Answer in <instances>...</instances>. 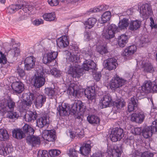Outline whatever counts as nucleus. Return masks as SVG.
I'll list each match as a JSON object with an SVG mask.
<instances>
[{
	"instance_id": "22",
	"label": "nucleus",
	"mask_w": 157,
	"mask_h": 157,
	"mask_svg": "<svg viewBox=\"0 0 157 157\" xmlns=\"http://www.w3.org/2000/svg\"><path fill=\"white\" fill-rule=\"evenodd\" d=\"M56 42L57 46L60 48L66 47L69 44L67 38L65 36L59 38L57 40Z\"/></svg>"
},
{
	"instance_id": "11",
	"label": "nucleus",
	"mask_w": 157,
	"mask_h": 157,
	"mask_svg": "<svg viewBox=\"0 0 157 157\" xmlns=\"http://www.w3.org/2000/svg\"><path fill=\"white\" fill-rule=\"evenodd\" d=\"M15 103L11 99H9L6 104L5 103L3 105L0 103V112L4 114L9 111V109H13Z\"/></svg>"
},
{
	"instance_id": "13",
	"label": "nucleus",
	"mask_w": 157,
	"mask_h": 157,
	"mask_svg": "<svg viewBox=\"0 0 157 157\" xmlns=\"http://www.w3.org/2000/svg\"><path fill=\"white\" fill-rule=\"evenodd\" d=\"M57 52H51L44 55L43 58V61L45 64L49 63L53 61L57 57Z\"/></svg>"
},
{
	"instance_id": "41",
	"label": "nucleus",
	"mask_w": 157,
	"mask_h": 157,
	"mask_svg": "<svg viewBox=\"0 0 157 157\" xmlns=\"http://www.w3.org/2000/svg\"><path fill=\"white\" fill-rule=\"evenodd\" d=\"M152 84L151 82L147 81L145 82L144 84L142 86V90L145 93H148L152 90Z\"/></svg>"
},
{
	"instance_id": "28",
	"label": "nucleus",
	"mask_w": 157,
	"mask_h": 157,
	"mask_svg": "<svg viewBox=\"0 0 157 157\" xmlns=\"http://www.w3.org/2000/svg\"><path fill=\"white\" fill-rule=\"evenodd\" d=\"M23 131L25 134L31 136L33 135L34 130L31 125L25 124L22 128Z\"/></svg>"
},
{
	"instance_id": "16",
	"label": "nucleus",
	"mask_w": 157,
	"mask_h": 157,
	"mask_svg": "<svg viewBox=\"0 0 157 157\" xmlns=\"http://www.w3.org/2000/svg\"><path fill=\"white\" fill-rule=\"evenodd\" d=\"M116 59L113 58H109L105 61V66L109 70H111L116 68L117 64Z\"/></svg>"
},
{
	"instance_id": "43",
	"label": "nucleus",
	"mask_w": 157,
	"mask_h": 157,
	"mask_svg": "<svg viewBox=\"0 0 157 157\" xmlns=\"http://www.w3.org/2000/svg\"><path fill=\"white\" fill-rule=\"evenodd\" d=\"M75 86L76 85L74 83H71L67 88V92H69L70 95H72L74 96L75 95L76 96L78 97L77 94H76V90H75Z\"/></svg>"
},
{
	"instance_id": "53",
	"label": "nucleus",
	"mask_w": 157,
	"mask_h": 157,
	"mask_svg": "<svg viewBox=\"0 0 157 157\" xmlns=\"http://www.w3.org/2000/svg\"><path fill=\"white\" fill-rule=\"evenodd\" d=\"M15 72L21 78L23 77L25 75L24 70L19 67H17Z\"/></svg>"
},
{
	"instance_id": "51",
	"label": "nucleus",
	"mask_w": 157,
	"mask_h": 157,
	"mask_svg": "<svg viewBox=\"0 0 157 157\" xmlns=\"http://www.w3.org/2000/svg\"><path fill=\"white\" fill-rule=\"evenodd\" d=\"M7 117L11 119H17L19 117V114L16 112L10 111L7 115Z\"/></svg>"
},
{
	"instance_id": "9",
	"label": "nucleus",
	"mask_w": 157,
	"mask_h": 157,
	"mask_svg": "<svg viewBox=\"0 0 157 157\" xmlns=\"http://www.w3.org/2000/svg\"><path fill=\"white\" fill-rule=\"evenodd\" d=\"M122 152L120 146H111L110 147L108 146L107 153L110 157H119Z\"/></svg>"
},
{
	"instance_id": "35",
	"label": "nucleus",
	"mask_w": 157,
	"mask_h": 157,
	"mask_svg": "<svg viewBox=\"0 0 157 157\" xmlns=\"http://www.w3.org/2000/svg\"><path fill=\"white\" fill-rule=\"evenodd\" d=\"M128 19L124 18L120 21L118 25V28L120 30L126 29L128 25Z\"/></svg>"
},
{
	"instance_id": "48",
	"label": "nucleus",
	"mask_w": 157,
	"mask_h": 157,
	"mask_svg": "<svg viewBox=\"0 0 157 157\" xmlns=\"http://www.w3.org/2000/svg\"><path fill=\"white\" fill-rule=\"evenodd\" d=\"M10 53L11 55L10 57L11 58L16 57L20 54V49L17 48H15L11 50Z\"/></svg>"
},
{
	"instance_id": "49",
	"label": "nucleus",
	"mask_w": 157,
	"mask_h": 157,
	"mask_svg": "<svg viewBox=\"0 0 157 157\" xmlns=\"http://www.w3.org/2000/svg\"><path fill=\"white\" fill-rule=\"evenodd\" d=\"M45 94L49 98H51L55 95V91L51 87L46 88Z\"/></svg>"
},
{
	"instance_id": "45",
	"label": "nucleus",
	"mask_w": 157,
	"mask_h": 157,
	"mask_svg": "<svg viewBox=\"0 0 157 157\" xmlns=\"http://www.w3.org/2000/svg\"><path fill=\"white\" fill-rule=\"evenodd\" d=\"M9 138V135L7 131L3 129H0V140H5Z\"/></svg>"
},
{
	"instance_id": "37",
	"label": "nucleus",
	"mask_w": 157,
	"mask_h": 157,
	"mask_svg": "<svg viewBox=\"0 0 157 157\" xmlns=\"http://www.w3.org/2000/svg\"><path fill=\"white\" fill-rule=\"evenodd\" d=\"M153 153L148 151H145L141 153L140 156L139 152L136 151L133 154L132 157H153Z\"/></svg>"
},
{
	"instance_id": "33",
	"label": "nucleus",
	"mask_w": 157,
	"mask_h": 157,
	"mask_svg": "<svg viewBox=\"0 0 157 157\" xmlns=\"http://www.w3.org/2000/svg\"><path fill=\"white\" fill-rule=\"evenodd\" d=\"M151 128L150 126L144 128L142 131V135L145 138H148L152 135L154 132Z\"/></svg>"
},
{
	"instance_id": "36",
	"label": "nucleus",
	"mask_w": 157,
	"mask_h": 157,
	"mask_svg": "<svg viewBox=\"0 0 157 157\" xmlns=\"http://www.w3.org/2000/svg\"><path fill=\"white\" fill-rule=\"evenodd\" d=\"M67 107L65 103H62L61 106L59 105L57 109L60 116H63L67 114Z\"/></svg>"
},
{
	"instance_id": "15",
	"label": "nucleus",
	"mask_w": 157,
	"mask_h": 157,
	"mask_svg": "<svg viewBox=\"0 0 157 157\" xmlns=\"http://www.w3.org/2000/svg\"><path fill=\"white\" fill-rule=\"evenodd\" d=\"M145 117V115L143 113H133L131 115V120L137 123H141L143 121Z\"/></svg>"
},
{
	"instance_id": "3",
	"label": "nucleus",
	"mask_w": 157,
	"mask_h": 157,
	"mask_svg": "<svg viewBox=\"0 0 157 157\" xmlns=\"http://www.w3.org/2000/svg\"><path fill=\"white\" fill-rule=\"evenodd\" d=\"M138 7L140 16L144 19H147L153 15L151 5L149 4L139 3Z\"/></svg>"
},
{
	"instance_id": "58",
	"label": "nucleus",
	"mask_w": 157,
	"mask_h": 157,
	"mask_svg": "<svg viewBox=\"0 0 157 157\" xmlns=\"http://www.w3.org/2000/svg\"><path fill=\"white\" fill-rule=\"evenodd\" d=\"M6 150L5 147L2 144H0V155L5 156L6 155Z\"/></svg>"
},
{
	"instance_id": "38",
	"label": "nucleus",
	"mask_w": 157,
	"mask_h": 157,
	"mask_svg": "<svg viewBox=\"0 0 157 157\" xmlns=\"http://www.w3.org/2000/svg\"><path fill=\"white\" fill-rule=\"evenodd\" d=\"M43 17L45 20L51 21L54 20L56 16L54 13H44L43 15Z\"/></svg>"
},
{
	"instance_id": "59",
	"label": "nucleus",
	"mask_w": 157,
	"mask_h": 157,
	"mask_svg": "<svg viewBox=\"0 0 157 157\" xmlns=\"http://www.w3.org/2000/svg\"><path fill=\"white\" fill-rule=\"evenodd\" d=\"M46 150H40L37 154V157H47L48 155Z\"/></svg>"
},
{
	"instance_id": "2",
	"label": "nucleus",
	"mask_w": 157,
	"mask_h": 157,
	"mask_svg": "<svg viewBox=\"0 0 157 157\" xmlns=\"http://www.w3.org/2000/svg\"><path fill=\"white\" fill-rule=\"evenodd\" d=\"M28 6L25 2H22L18 4L10 6L8 10L11 13H13L15 11L22 9L19 12V16L18 20L20 21L25 19L27 16V12L30 10L28 8Z\"/></svg>"
},
{
	"instance_id": "27",
	"label": "nucleus",
	"mask_w": 157,
	"mask_h": 157,
	"mask_svg": "<svg viewBox=\"0 0 157 157\" xmlns=\"http://www.w3.org/2000/svg\"><path fill=\"white\" fill-rule=\"evenodd\" d=\"M95 87L91 86L87 88L84 91L85 97L87 98H92L95 95Z\"/></svg>"
},
{
	"instance_id": "42",
	"label": "nucleus",
	"mask_w": 157,
	"mask_h": 157,
	"mask_svg": "<svg viewBox=\"0 0 157 157\" xmlns=\"http://www.w3.org/2000/svg\"><path fill=\"white\" fill-rule=\"evenodd\" d=\"M111 16V13L109 11H106L102 15L101 17V23H106L109 21Z\"/></svg>"
},
{
	"instance_id": "23",
	"label": "nucleus",
	"mask_w": 157,
	"mask_h": 157,
	"mask_svg": "<svg viewBox=\"0 0 157 157\" xmlns=\"http://www.w3.org/2000/svg\"><path fill=\"white\" fill-rule=\"evenodd\" d=\"M11 87L13 90L18 93H21L24 90V86L22 83L16 82H13Z\"/></svg>"
},
{
	"instance_id": "14",
	"label": "nucleus",
	"mask_w": 157,
	"mask_h": 157,
	"mask_svg": "<svg viewBox=\"0 0 157 157\" xmlns=\"http://www.w3.org/2000/svg\"><path fill=\"white\" fill-rule=\"evenodd\" d=\"M49 116L47 115H44L36 120V126L39 128H42L48 125L50 123Z\"/></svg>"
},
{
	"instance_id": "19",
	"label": "nucleus",
	"mask_w": 157,
	"mask_h": 157,
	"mask_svg": "<svg viewBox=\"0 0 157 157\" xmlns=\"http://www.w3.org/2000/svg\"><path fill=\"white\" fill-rule=\"evenodd\" d=\"M90 142L87 141L84 144V145L81 147L79 149L80 153L83 155H86L89 154L90 150Z\"/></svg>"
},
{
	"instance_id": "30",
	"label": "nucleus",
	"mask_w": 157,
	"mask_h": 157,
	"mask_svg": "<svg viewBox=\"0 0 157 157\" xmlns=\"http://www.w3.org/2000/svg\"><path fill=\"white\" fill-rule=\"evenodd\" d=\"M127 36L125 34L121 35L118 38V45L121 48L125 46L128 41Z\"/></svg>"
},
{
	"instance_id": "6",
	"label": "nucleus",
	"mask_w": 157,
	"mask_h": 157,
	"mask_svg": "<svg viewBox=\"0 0 157 157\" xmlns=\"http://www.w3.org/2000/svg\"><path fill=\"white\" fill-rule=\"evenodd\" d=\"M86 106L80 101L75 102L71 106L69 111L73 113L74 114L81 115L85 110Z\"/></svg>"
},
{
	"instance_id": "18",
	"label": "nucleus",
	"mask_w": 157,
	"mask_h": 157,
	"mask_svg": "<svg viewBox=\"0 0 157 157\" xmlns=\"http://www.w3.org/2000/svg\"><path fill=\"white\" fill-rule=\"evenodd\" d=\"M137 48L136 45L130 46L125 49L122 55L123 56L128 57L133 54L136 51Z\"/></svg>"
},
{
	"instance_id": "21",
	"label": "nucleus",
	"mask_w": 157,
	"mask_h": 157,
	"mask_svg": "<svg viewBox=\"0 0 157 157\" xmlns=\"http://www.w3.org/2000/svg\"><path fill=\"white\" fill-rule=\"evenodd\" d=\"M27 140L33 146L39 145L40 143V138L38 136H35L33 135L31 136H28Z\"/></svg>"
},
{
	"instance_id": "63",
	"label": "nucleus",
	"mask_w": 157,
	"mask_h": 157,
	"mask_svg": "<svg viewBox=\"0 0 157 157\" xmlns=\"http://www.w3.org/2000/svg\"><path fill=\"white\" fill-rule=\"evenodd\" d=\"M101 76V74L99 72H96L93 75L94 79L97 82L100 80Z\"/></svg>"
},
{
	"instance_id": "34",
	"label": "nucleus",
	"mask_w": 157,
	"mask_h": 157,
	"mask_svg": "<svg viewBox=\"0 0 157 157\" xmlns=\"http://www.w3.org/2000/svg\"><path fill=\"white\" fill-rule=\"evenodd\" d=\"M137 106V100L135 99H130L129 100L128 105V110L129 112L134 110L135 108Z\"/></svg>"
},
{
	"instance_id": "39",
	"label": "nucleus",
	"mask_w": 157,
	"mask_h": 157,
	"mask_svg": "<svg viewBox=\"0 0 157 157\" xmlns=\"http://www.w3.org/2000/svg\"><path fill=\"white\" fill-rule=\"evenodd\" d=\"M96 21V19L94 18L91 17L89 18L87 21L85 22L86 28L90 29L93 27Z\"/></svg>"
},
{
	"instance_id": "61",
	"label": "nucleus",
	"mask_w": 157,
	"mask_h": 157,
	"mask_svg": "<svg viewBox=\"0 0 157 157\" xmlns=\"http://www.w3.org/2000/svg\"><path fill=\"white\" fill-rule=\"evenodd\" d=\"M106 153L97 152L94 153L90 157H106Z\"/></svg>"
},
{
	"instance_id": "7",
	"label": "nucleus",
	"mask_w": 157,
	"mask_h": 157,
	"mask_svg": "<svg viewBox=\"0 0 157 157\" xmlns=\"http://www.w3.org/2000/svg\"><path fill=\"white\" fill-rule=\"evenodd\" d=\"M126 80L116 75L110 82V87L111 89H116L124 85Z\"/></svg>"
},
{
	"instance_id": "29",
	"label": "nucleus",
	"mask_w": 157,
	"mask_h": 157,
	"mask_svg": "<svg viewBox=\"0 0 157 157\" xmlns=\"http://www.w3.org/2000/svg\"><path fill=\"white\" fill-rule=\"evenodd\" d=\"M89 122L94 125L99 124L100 119L98 117L94 115H89L87 117Z\"/></svg>"
},
{
	"instance_id": "8",
	"label": "nucleus",
	"mask_w": 157,
	"mask_h": 157,
	"mask_svg": "<svg viewBox=\"0 0 157 157\" xmlns=\"http://www.w3.org/2000/svg\"><path fill=\"white\" fill-rule=\"evenodd\" d=\"M123 130L119 128H113L109 135V137L111 141L116 142L120 140L123 136Z\"/></svg>"
},
{
	"instance_id": "44",
	"label": "nucleus",
	"mask_w": 157,
	"mask_h": 157,
	"mask_svg": "<svg viewBox=\"0 0 157 157\" xmlns=\"http://www.w3.org/2000/svg\"><path fill=\"white\" fill-rule=\"evenodd\" d=\"M44 72L47 74L51 73L52 75L56 77H59L61 75L60 71L56 68H53L50 71L46 69H44Z\"/></svg>"
},
{
	"instance_id": "54",
	"label": "nucleus",
	"mask_w": 157,
	"mask_h": 157,
	"mask_svg": "<svg viewBox=\"0 0 157 157\" xmlns=\"http://www.w3.org/2000/svg\"><path fill=\"white\" fill-rule=\"evenodd\" d=\"M141 128L140 127L134 128L132 127L131 132L134 135H140L141 133Z\"/></svg>"
},
{
	"instance_id": "47",
	"label": "nucleus",
	"mask_w": 157,
	"mask_h": 157,
	"mask_svg": "<svg viewBox=\"0 0 157 157\" xmlns=\"http://www.w3.org/2000/svg\"><path fill=\"white\" fill-rule=\"evenodd\" d=\"M46 99H35L34 104L37 108H39L42 107Z\"/></svg>"
},
{
	"instance_id": "4",
	"label": "nucleus",
	"mask_w": 157,
	"mask_h": 157,
	"mask_svg": "<svg viewBox=\"0 0 157 157\" xmlns=\"http://www.w3.org/2000/svg\"><path fill=\"white\" fill-rule=\"evenodd\" d=\"M36 73L34 86L35 87L39 88L42 86L45 82V78L43 75L44 73V69L41 66L39 67V69H36Z\"/></svg>"
},
{
	"instance_id": "24",
	"label": "nucleus",
	"mask_w": 157,
	"mask_h": 157,
	"mask_svg": "<svg viewBox=\"0 0 157 157\" xmlns=\"http://www.w3.org/2000/svg\"><path fill=\"white\" fill-rule=\"evenodd\" d=\"M141 24V21L136 20L131 21L129 26V29L132 31L136 30L139 29Z\"/></svg>"
},
{
	"instance_id": "20",
	"label": "nucleus",
	"mask_w": 157,
	"mask_h": 157,
	"mask_svg": "<svg viewBox=\"0 0 157 157\" xmlns=\"http://www.w3.org/2000/svg\"><path fill=\"white\" fill-rule=\"evenodd\" d=\"M95 67V63L90 59L86 60L85 61L82 67L83 69L86 71H88L89 69H94Z\"/></svg>"
},
{
	"instance_id": "1",
	"label": "nucleus",
	"mask_w": 157,
	"mask_h": 157,
	"mask_svg": "<svg viewBox=\"0 0 157 157\" xmlns=\"http://www.w3.org/2000/svg\"><path fill=\"white\" fill-rule=\"evenodd\" d=\"M66 59L67 61L71 62L73 64H71L68 70L69 74L71 75L74 78H79L81 73L80 67L77 66V63L80 59L79 56L72 55L71 52H68L66 54Z\"/></svg>"
},
{
	"instance_id": "64",
	"label": "nucleus",
	"mask_w": 157,
	"mask_h": 157,
	"mask_svg": "<svg viewBox=\"0 0 157 157\" xmlns=\"http://www.w3.org/2000/svg\"><path fill=\"white\" fill-rule=\"evenodd\" d=\"M43 20L42 19H37L34 20L33 22V24L35 25L38 26L43 23Z\"/></svg>"
},
{
	"instance_id": "55",
	"label": "nucleus",
	"mask_w": 157,
	"mask_h": 157,
	"mask_svg": "<svg viewBox=\"0 0 157 157\" xmlns=\"http://www.w3.org/2000/svg\"><path fill=\"white\" fill-rule=\"evenodd\" d=\"M85 57L87 59H90L93 56V52L92 50L90 48V49L88 48L85 50Z\"/></svg>"
},
{
	"instance_id": "57",
	"label": "nucleus",
	"mask_w": 157,
	"mask_h": 157,
	"mask_svg": "<svg viewBox=\"0 0 157 157\" xmlns=\"http://www.w3.org/2000/svg\"><path fill=\"white\" fill-rule=\"evenodd\" d=\"M7 62V59L5 55L2 52H0V63L5 64Z\"/></svg>"
},
{
	"instance_id": "52",
	"label": "nucleus",
	"mask_w": 157,
	"mask_h": 157,
	"mask_svg": "<svg viewBox=\"0 0 157 157\" xmlns=\"http://www.w3.org/2000/svg\"><path fill=\"white\" fill-rule=\"evenodd\" d=\"M49 153L51 156L54 157L59 155L61 153V151L56 149H52L49 151Z\"/></svg>"
},
{
	"instance_id": "56",
	"label": "nucleus",
	"mask_w": 157,
	"mask_h": 157,
	"mask_svg": "<svg viewBox=\"0 0 157 157\" xmlns=\"http://www.w3.org/2000/svg\"><path fill=\"white\" fill-rule=\"evenodd\" d=\"M67 154L70 157H78L77 155V151L74 148H71Z\"/></svg>"
},
{
	"instance_id": "32",
	"label": "nucleus",
	"mask_w": 157,
	"mask_h": 157,
	"mask_svg": "<svg viewBox=\"0 0 157 157\" xmlns=\"http://www.w3.org/2000/svg\"><path fill=\"white\" fill-rule=\"evenodd\" d=\"M13 136L14 138L17 139H21L25 136V134L21 129H14L12 132Z\"/></svg>"
},
{
	"instance_id": "60",
	"label": "nucleus",
	"mask_w": 157,
	"mask_h": 157,
	"mask_svg": "<svg viewBox=\"0 0 157 157\" xmlns=\"http://www.w3.org/2000/svg\"><path fill=\"white\" fill-rule=\"evenodd\" d=\"M150 127L153 132H157V119L153 122L151 125Z\"/></svg>"
},
{
	"instance_id": "62",
	"label": "nucleus",
	"mask_w": 157,
	"mask_h": 157,
	"mask_svg": "<svg viewBox=\"0 0 157 157\" xmlns=\"http://www.w3.org/2000/svg\"><path fill=\"white\" fill-rule=\"evenodd\" d=\"M48 2L51 6H57L59 3L58 0H48Z\"/></svg>"
},
{
	"instance_id": "5",
	"label": "nucleus",
	"mask_w": 157,
	"mask_h": 157,
	"mask_svg": "<svg viewBox=\"0 0 157 157\" xmlns=\"http://www.w3.org/2000/svg\"><path fill=\"white\" fill-rule=\"evenodd\" d=\"M117 30V27L115 24L107 25L104 27L102 35L105 39L109 40L114 37V34Z\"/></svg>"
},
{
	"instance_id": "25",
	"label": "nucleus",
	"mask_w": 157,
	"mask_h": 157,
	"mask_svg": "<svg viewBox=\"0 0 157 157\" xmlns=\"http://www.w3.org/2000/svg\"><path fill=\"white\" fill-rule=\"evenodd\" d=\"M37 116L35 113L31 111H27L24 116V119L27 122H32L36 120Z\"/></svg>"
},
{
	"instance_id": "26",
	"label": "nucleus",
	"mask_w": 157,
	"mask_h": 157,
	"mask_svg": "<svg viewBox=\"0 0 157 157\" xmlns=\"http://www.w3.org/2000/svg\"><path fill=\"white\" fill-rule=\"evenodd\" d=\"M113 105L117 109H121L125 105V102L123 99H113Z\"/></svg>"
},
{
	"instance_id": "12",
	"label": "nucleus",
	"mask_w": 157,
	"mask_h": 157,
	"mask_svg": "<svg viewBox=\"0 0 157 157\" xmlns=\"http://www.w3.org/2000/svg\"><path fill=\"white\" fill-rule=\"evenodd\" d=\"M36 59L33 56L26 57L25 60V68L27 71L31 70L35 66Z\"/></svg>"
},
{
	"instance_id": "10",
	"label": "nucleus",
	"mask_w": 157,
	"mask_h": 157,
	"mask_svg": "<svg viewBox=\"0 0 157 157\" xmlns=\"http://www.w3.org/2000/svg\"><path fill=\"white\" fill-rule=\"evenodd\" d=\"M55 131L53 130H44L42 134L43 138L48 141H54L56 138Z\"/></svg>"
},
{
	"instance_id": "46",
	"label": "nucleus",
	"mask_w": 157,
	"mask_h": 157,
	"mask_svg": "<svg viewBox=\"0 0 157 157\" xmlns=\"http://www.w3.org/2000/svg\"><path fill=\"white\" fill-rule=\"evenodd\" d=\"M144 71L145 72L152 73L154 70L153 66L149 63H146L144 65Z\"/></svg>"
},
{
	"instance_id": "17",
	"label": "nucleus",
	"mask_w": 157,
	"mask_h": 157,
	"mask_svg": "<svg viewBox=\"0 0 157 157\" xmlns=\"http://www.w3.org/2000/svg\"><path fill=\"white\" fill-rule=\"evenodd\" d=\"M33 99H25V100L23 99L22 100L19 101L18 104L20 109L23 110L27 109V106H30L32 104V100Z\"/></svg>"
},
{
	"instance_id": "31",
	"label": "nucleus",
	"mask_w": 157,
	"mask_h": 157,
	"mask_svg": "<svg viewBox=\"0 0 157 157\" xmlns=\"http://www.w3.org/2000/svg\"><path fill=\"white\" fill-rule=\"evenodd\" d=\"M113 99H103L100 101V107L101 108H104L113 105Z\"/></svg>"
},
{
	"instance_id": "40",
	"label": "nucleus",
	"mask_w": 157,
	"mask_h": 157,
	"mask_svg": "<svg viewBox=\"0 0 157 157\" xmlns=\"http://www.w3.org/2000/svg\"><path fill=\"white\" fill-rule=\"evenodd\" d=\"M23 97L26 98H44L42 95H40L38 93H33L30 92L24 94Z\"/></svg>"
},
{
	"instance_id": "50",
	"label": "nucleus",
	"mask_w": 157,
	"mask_h": 157,
	"mask_svg": "<svg viewBox=\"0 0 157 157\" xmlns=\"http://www.w3.org/2000/svg\"><path fill=\"white\" fill-rule=\"evenodd\" d=\"M97 51L100 54L103 55L107 52L106 47L105 46H98L96 48Z\"/></svg>"
}]
</instances>
